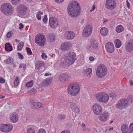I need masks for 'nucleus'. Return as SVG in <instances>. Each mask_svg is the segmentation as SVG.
Wrapping results in <instances>:
<instances>
[{
	"instance_id": "obj_3",
	"label": "nucleus",
	"mask_w": 133,
	"mask_h": 133,
	"mask_svg": "<svg viewBox=\"0 0 133 133\" xmlns=\"http://www.w3.org/2000/svg\"><path fill=\"white\" fill-rule=\"evenodd\" d=\"M107 69L103 64H101L98 67L96 71L97 76L99 78L104 77L107 74Z\"/></svg>"
},
{
	"instance_id": "obj_26",
	"label": "nucleus",
	"mask_w": 133,
	"mask_h": 133,
	"mask_svg": "<svg viewBox=\"0 0 133 133\" xmlns=\"http://www.w3.org/2000/svg\"><path fill=\"white\" fill-rule=\"evenodd\" d=\"M44 63L42 61H39L36 63L35 68L38 70H40L41 67L44 66Z\"/></svg>"
},
{
	"instance_id": "obj_10",
	"label": "nucleus",
	"mask_w": 133,
	"mask_h": 133,
	"mask_svg": "<svg viewBox=\"0 0 133 133\" xmlns=\"http://www.w3.org/2000/svg\"><path fill=\"white\" fill-rule=\"evenodd\" d=\"M92 31V27L90 25H87L84 28L82 33L84 37H88L91 34Z\"/></svg>"
},
{
	"instance_id": "obj_44",
	"label": "nucleus",
	"mask_w": 133,
	"mask_h": 133,
	"mask_svg": "<svg viewBox=\"0 0 133 133\" xmlns=\"http://www.w3.org/2000/svg\"><path fill=\"white\" fill-rule=\"evenodd\" d=\"M20 0H12V2L13 5H15L20 3Z\"/></svg>"
},
{
	"instance_id": "obj_46",
	"label": "nucleus",
	"mask_w": 133,
	"mask_h": 133,
	"mask_svg": "<svg viewBox=\"0 0 133 133\" xmlns=\"http://www.w3.org/2000/svg\"><path fill=\"white\" fill-rule=\"evenodd\" d=\"M13 32L11 31L9 32L6 35V37L8 38H10L11 37L12 35Z\"/></svg>"
},
{
	"instance_id": "obj_34",
	"label": "nucleus",
	"mask_w": 133,
	"mask_h": 133,
	"mask_svg": "<svg viewBox=\"0 0 133 133\" xmlns=\"http://www.w3.org/2000/svg\"><path fill=\"white\" fill-rule=\"evenodd\" d=\"M52 81L51 78H47L46 79L44 82V85L45 86H48L51 83Z\"/></svg>"
},
{
	"instance_id": "obj_22",
	"label": "nucleus",
	"mask_w": 133,
	"mask_h": 133,
	"mask_svg": "<svg viewBox=\"0 0 133 133\" xmlns=\"http://www.w3.org/2000/svg\"><path fill=\"white\" fill-rule=\"evenodd\" d=\"M32 105V106L33 109H38L40 108L42 106V104L38 102L35 103V102L31 103Z\"/></svg>"
},
{
	"instance_id": "obj_5",
	"label": "nucleus",
	"mask_w": 133,
	"mask_h": 133,
	"mask_svg": "<svg viewBox=\"0 0 133 133\" xmlns=\"http://www.w3.org/2000/svg\"><path fill=\"white\" fill-rule=\"evenodd\" d=\"M96 98L99 102L106 103L108 102L109 98L108 95L105 92H101L97 93L96 95Z\"/></svg>"
},
{
	"instance_id": "obj_39",
	"label": "nucleus",
	"mask_w": 133,
	"mask_h": 133,
	"mask_svg": "<svg viewBox=\"0 0 133 133\" xmlns=\"http://www.w3.org/2000/svg\"><path fill=\"white\" fill-rule=\"evenodd\" d=\"M110 97H112V98H114L116 97L117 95V93L115 92H111L110 94Z\"/></svg>"
},
{
	"instance_id": "obj_19",
	"label": "nucleus",
	"mask_w": 133,
	"mask_h": 133,
	"mask_svg": "<svg viewBox=\"0 0 133 133\" xmlns=\"http://www.w3.org/2000/svg\"><path fill=\"white\" fill-rule=\"evenodd\" d=\"M107 51L109 52L112 53L114 51V47L113 44L111 42L107 43L105 45Z\"/></svg>"
},
{
	"instance_id": "obj_24",
	"label": "nucleus",
	"mask_w": 133,
	"mask_h": 133,
	"mask_svg": "<svg viewBox=\"0 0 133 133\" xmlns=\"http://www.w3.org/2000/svg\"><path fill=\"white\" fill-rule=\"evenodd\" d=\"M101 34L103 36H105L108 34V29L105 27L102 28L100 30Z\"/></svg>"
},
{
	"instance_id": "obj_32",
	"label": "nucleus",
	"mask_w": 133,
	"mask_h": 133,
	"mask_svg": "<svg viewBox=\"0 0 133 133\" xmlns=\"http://www.w3.org/2000/svg\"><path fill=\"white\" fill-rule=\"evenodd\" d=\"M123 30V26L121 25H118L116 28V31L118 33L122 32Z\"/></svg>"
},
{
	"instance_id": "obj_27",
	"label": "nucleus",
	"mask_w": 133,
	"mask_h": 133,
	"mask_svg": "<svg viewBox=\"0 0 133 133\" xmlns=\"http://www.w3.org/2000/svg\"><path fill=\"white\" fill-rule=\"evenodd\" d=\"M5 48L7 51H10L12 50V47L11 45L9 43L5 44Z\"/></svg>"
},
{
	"instance_id": "obj_62",
	"label": "nucleus",
	"mask_w": 133,
	"mask_h": 133,
	"mask_svg": "<svg viewBox=\"0 0 133 133\" xmlns=\"http://www.w3.org/2000/svg\"><path fill=\"white\" fill-rule=\"evenodd\" d=\"M37 14H38L40 15H42L43 14V12H41L40 11H38V12L37 13Z\"/></svg>"
},
{
	"instance_id": "obj_31",
	"label": "nucleus",
	"mask_w": 133,
	"mask_h": 133,
	"mask_svg": "<svg viewBox=\"0 0 133 133\" xmlns=\"http://www.w3.org/2000/svg\"><path fill=\"white\" fill-rule=\"evenodd\" d=\"M4 63L6 64H12L13 63V59L12 58H9L6 60L4 61Z\"/></svg>"
},
{
	"instance_id": "obj_21",
	"label": "nucleus",
	"mask_w": 133,
	"mask_h": 133,
	"mask_svg": "<svg viewBox=\"0 0 133 133\" xmlns=\"http://www.w3.org/2000/svg\"><path fill=\"white\" fill-rule=\"evenodd\" d=\"M108 118V112H104L100 115L99 116V119L102 121H105Z\"/></svg>"
},
{
	"instance_id": "obj_40",
	"label": "nucleus",
	"mask_w": 133,
	"mask_h": 133,
	"mask_svg": "<svg viewBox=\"0 0 133 133\" xmlns=\"http://www.w3.org/2000/svg\"><path fill=\"white\" fill-rule=\"evenodd\" d=\"M19 83V78L18 77H17L14 80V85L15 86H17L18 85Z\"/></svg>"
},
{
	"instance_id": "obj_17",
	"label": "nucleus",
	"mask_w": 133,
	"mask_h": 133,
	"mask_svg": "<svg viewBox=\"0 0 133 133\" xmlns=\"http://www.w3.org/2000/svg\"><path fill=\"white\" fill-rule=\"evenodd\" d=\"M10 120L11 122L14 123L17 122L18 120V115L15 112L10 113Z\"/></svg>"
},
{
	"instance_id": "obj_36",
	"label": "nucleus",
	"mask_w": 133,
	"mask_h": 133,
	"mask_svg": "<svg viewBox=\"0 0 133 133\" xmlns=\"http://www.w3.org/2000/svg\"><path fill=\"white\" fill-rule=\"evenodd\" d=\"M85 72L87 76L90 77L91 75L92 69L90 68L87 69L85 70Z\"/></svg>"
},
{
	"instance_id": "obj_64",
	"label": "nucleus",
	"mask_w": 133,
	"mask_h": 133,
	"mask_svg": "<svg viewBox=\"0 0 133 133\" xmlns=\"http://www.w3.org/2000/svg\"><path fill=\"white\" fill-rule=\"evenodd\" d=\"M28 3H31L33 1V0H26Z\"/></svg>"
},
{
	"instance_id": "obj_53",
	"label": "nucleus",
	"mask_w": 133,
	"mask_h": 133,
	"mask_svg": "<svg viewBox=\"0 0 133 133\" xmlns=\"http://www.w3.org/2000/svg\"><path fill=\"white\" fill-rule=\"evenodd\" d=\"M5 82V80L2 77H0V83H3Z\"/></svg>"
},
{
	"instance_id": "obj_33",
	"label": "nucleus",
	"mask_w": 133,
	"mask_h": 133,
	"mask_svg": "<svg viewBox=\"0 0 133 133\" xmlns=\"http://www.w3.org/2000/svg\"><path fill=\"white\" fill-rule=\"evenodd\" d=\"M24 43L23 41L21 42L17 46V50L18 51H20L22 50L23 48L24 45Z\"/></svg>"
},
{
	"instance_id": "obj_54",
	"label": "nucleus",
	"mask_w": 133,
	"mask_h": 133,
	"mask_svg": "<svg viewBox=\"0 0 133 133\" xmlns=\"http://www.w3.org/2000/svg\"><path fill=\"white\" fill-rule=\"evenodd\" d=\"M36 17L37 19L38 20H40L41 19V17L40 15H39L37 13L36 15Z\"/></svg>"
},
{
	"instance_id": "obj_56",
	"label": "nucleus",
	"mask_w": 133,
	"mask_h": 133,
	"mask_svg": "<svg viewBox=\"0 0 133 133\" xmlns=\"http://www.w3.org/2000/svg\"><path fill=\"white\" fill-rule=\"evenodd\" d=\"M66 126L68 128H71L72 126V124L70 123H68L66 124Z\"/></svg>"
},
{
	"instance_id": "obj_41",
	"label": "nucleus",
	"mask_w": 133,
	"mask_h": 133,
	"mask_svg": "<svg viewBox=\"0 0 133 133\" xmlns=\"http://www.w3.org/2000/svg\"><path fill=\"white\" fill-rule=\"evenodd\" d=\"M26 65L23 63H21L19 65V67L20 68H21L23 67V69L25 70L26 69Z\"/></svg>"
},
{
	"instance_id": "obj_25",
	"label": "nucleus",
	"mask_w": 133,
	"mask_h": 133,
	"mask_svg": "<svg viewBox=\"0 0 133 133\" xmlns=\"http://www.w3.org/2000/svg\"><path fill=\"white\" fill-rule=\"evenodd\" d=\"M59 78H62L65 81H67L70 80V77L66 74H64L59 76Z\"/></svg>"
},
{
	"instance_id": "obj_9",
	"label": "nucleus",
	"mask_w": 133,
	"mask_h": 133,
	"mask_svg": "<svg viewBox=\"0 0 133 133\" xmlns=\"http://www.w3.org/2000/svg\"><path fill=\"white\" fill-rule=\"evenodd\" d=\"M28 8L25 5L23 4L19 5L17 8V12L20 15H24L26 13Z\"/></svg>"
},
{
	"instance_id": "obj_59",
	"label": "nucleus",
	"mask_w": 133,
	"mask_h": 133,
	"mask_svg": "<svg viewBox=\"0 0 133 133\" xmlns=\"http://www.w3.org/2000/svg\"><path fill=\"white\" fill-rule=\"evenodd\" d=\"M95 9V6L94 5H93L92 6V9L90 10V11L91 12H92V11H94Z\"/></svg>"
},
{
	"instance_id": "obj_12",
	"label": "nucleus",
	"mask_w": 133,
	"mask_h": 133,
	"mask_svg": "<svg viewBox=\"0 0 133 133\" xmlns=\"http://www.w3.org/2000/svg\"><path fill=\"white\" fill-rule=\"evenodd\" d=\"M12 128V126L10 124H1L0 125V130L5 132L10 131Z\"/></svg>"
},
{
	"instance_id": "obj_60",
	"label": "nucleus",
	"mask_w": 133,
	"mask_h": 133,
	"mask_svg": "<svg viewBox=\"0 0 133 133\" xmlns=\"http://www.w3.org/2000/svg\"><path fill=\"white\" fill-rule=\"evenodd\" d=\"M129 83L130 85H133V80H130L129 81Z\"/></svg>"
},
{
	"instance_id": "obj_55",
	"label": "nucleus",
	"mask_w": 133,
	"mask_h": 133,
	"mask_svg": "<svg viewBox=\"0 0 133 133\" xmlns=\"http://www.w3.org/2000/svg\"><path fill=\"white\" fill-rule=\"evenodd\" d=\"M61 133H70V132L69 130H67L62 132Z\"/></svg>"
},
{
	"instance_id": "obj_8",
	"label": "nucleus",
	"mask_w": 133,
	"mask_h": 133,
	"mask_svg": "<svg viewBox=\"0 0 133 133\" xmlns=\"http://www.w3.org/2000/svg\"><path fill=\"white\" fill-rule=\"evenodd\" d=\"M80 89L79 84L77 83H73L69 85L68 88V91H79Z\"/></svg>"
},
{
	"instance_id": "obj_15",
	"label": "nucleus",
	"mask_w": 133,
	"mask_h": 133,
	"mask_svg": "<svg viewBox=\"0 0 133 133\" xmlns=\"http://www.w3.org/2000/svg\"><path fill=\"white\" fill-rule=\"evenodd\" d=\"M49 23L51 28H55L57 26L58 22L55 18L51 17L49 19Z\"/></svg>"
},
{
	"instance_id": "obj_30",
	"label": "nucleus",
	"mask_w": 133,
	"mask_h": 133,
	"mask_svg": "<svg viewBox=\"0 0 133 133\" xmlns=\"http://www.w3.org/2000/svg\"><path fill=\"white\" fill-rule=\"evenodd\" d=\"M49 42H53L55 41V35L53 33L50 34L49 35Z\"/></svg>"
},
{
	"instance_id": "obj_14",
	"label": "nucleus",
	"mask_w": 133,
	"mask_h": 133,
	"mask_svg": "<svg viewBox=\"0 0 133 133\" xmlns=\"http://www.w3.org/2000/svg\"><path fill=\"white\" fill-rule=\"evenodd\" d=\"M93 110L95 114L99 115L102 112V107L99 104H95L93 105Z\"/></svg>"
},
{
	"instance_id": "obj_49",
	"label": "nucleus",
	"mask_w": 133,
	"mask_h": 133,
	"mask_svg": "<svg viewBox=\"0 0 133 133\" xmlns=\"http://www.w3.org/2000/svg\"><path fill=\"white\" fill-rule=\"evenodd\" d=\"M43 20L44 23H47L48 18L46 15H45L44 18L43 19Z\"/></svg>"
},
{
	"instance_id": "obj_4",
	"label": "nucleus",
	"mask_w": 133,
	"mask_h": 133,
	"mask_svg": "<svg viewBox=\"0 0 133 133\" xmlns=\"http://www.w3.org/2000/svg\"><path fill=\"white\" fill-rule=\"evenodd\" d=\"M76 55L72 52H69L66 55L64 62L69 64H73L76 59Z\"/></svg>"
},
{
	"instance_id": "obj_52",
	"label": "nucleus",
	"mask_w": 133,
	"mask_h": 133,
	"mask_svg": "<svg viewBox=\"0 0 133 133\" xmlns=\"http://www.w3.org/2000/svg\"><path fill=\"white\" fill-rule=\"evenodd\" d=\"M65 0H54L55 2L58 3H61L63 2Z\"/></svg>"
},
{
	"instance_id": "obj_1",
	"label": "nucleus",
	"mask_w": 133,
	"mask_h": 133,
	"mask_svg": "<svg viewBox=\"0 0 133 133\" xmlns=\"http://www.w3.org/2000/svg\"><path fill=\"white\" fill-rule=\"evenodd\" d=\"M81 8L79 4L76 1H72L69 4L67 11L69 15L72 17H76L79 14Z\"/></svg>"
},
{
	"instance_id": "obj_51",
	"label": "nucleus",
	"mask_w": 133,
	"mask_h": 133,
	"mask_svg": "<svg viewBox=\"0 0 133 133\" xmlns=\"http://www.w3.org/2000/svg\"><path fill=\"white\" fill-rule=\"evenodd\" d=\"M42 57L43 59H45V58H47L48 56L46 55L45 53H42Z\"/></svg>"
},
{
	"instance_id": "obj_20",
	"label": "nucleus",
	"mask_w": 133,
	"mask_h": 133,
	"mask_svg": "<svg viewBox=\"0 0 133 133\" xmlns=\"http://www.w3.org/2000/svg\"><path fill=\"white\" fill-rule=\"evenodd\" d=\"M68 105L69 107L71 108L72 111L76 112H79V109L77 107L75 103L73 102L69 103H68Z\"/></svg>"
},
{
	"instance_id": "obj_2",
	"label": "nucleus",
	"mask_w": 133,
	"mask_h": 133,
	"mask_svg": "<svg viewBox=\"0 0 133 133\" xmlns=\"http://www.w3.org/2000/svg\"><path fill=\"white\" fill-rule=\"evenodd\" d=\"M14 8L9 3H4L2 6L1 10L2 13L7 16L12 14L13 12Z\"/></svg>"
},
{
	"instance_id": "obj_11",
	"label": "nucleus",
	"mask_w": 133,
	"mask_h": 133,
	"mask_svg": "<svg viewBox=\"0 0 133 133\" xmlns=\"http://www.w3.org/2000/svg\"><path fill=\"white\" fill-rule=\"evenodd\" d=\"M126 51L129 52H131L133 51V40L130 39L125 43Z\"/></svg>"
},
{
	"instance_id": "obj_50",
	"label": "nucleus",
	"mask_w": 133,
	"mask_h": 133,
	"mask_svg": "<svg viewBox=\"0 0 133 133\" xmlns=\"http://www.w3.org/2000/svg\"><path fill=\"white\" fill-rule=\"evenodd\" d=\"M17 54H18V55L19 57V58L21 60H22L24 59V56H23V55L21 53H19V52H18L17 53Z\"/></svg>"
},
{
	"instance_id": "obj_35",
	"label": "nucleus",
	"mask_w": 133,
	"mask_h": 133,
	"mask_svg": "<svg viewBox=\"0 0 133 133\" xmlns=\"http://www.w3.org/2000/svg\"><path fill=\"white\" fill-rule=\"evenodd\" d=\"M66 116L63 114H59L57 116L58 119L60 121H63L66 118Z\"/></svg>"
},
{
	"instance_id": "obj_6",
	"label": "nucleus",
	"mask_w": 133,
	"mask_h": 133,
	"mask_svg": "<svg viewBox=\"0 0 133 133\" xmlns=\"http://www.w3.org/2000/svg\"><path fill=\"white\" fill-rule=\"evenodd\" d=\"M46 39L44 36L42 35H37L35 37V42L39 46H43L46 43Z\"/></svg>"
},
{
	"instance_id": "obj_57",
	"label": "nucleus",
	"mask_w": 133,
	"mask_h": 133,
	"mask_svg": "<svg viewBox=\"0 0 133 133\" xmlns=\"http://www.w3.org/2000/svg\"><path fill=\"white\" fill-rule=\"evenodd\" d=\"M19 29H22L23 28L24 26L22 23H21L19 24Z\"/></svg>"
},
{
	"instance_id": "obj_63",
	"label": "nucleus",
	"mask_w": 133,
	"mask_h": 133,
	"mask_svg": "<svg viewBox=\"0 0 133 133\" xmlns=\"http://www.w3.org/2000/svg\"><path fill=\"white\" fill-rule=\"evenodd\" d=\"M130 3H128L127 4V6L128 8H129L130 6Z\"/></svg>"
},
{
	"instance_id": "obj_45",
	"label": "nucleus",
	"mask_w": 133,
	"mask_h": 133,
	"mask_svg": "<svg viewBox=\"0 0 133 133\" xmlns=\"http://www.w3.org/2000/svg\"><path fill=\"white\" fill-rule=\"evenodd\" d=\"M27 133H35V131L32 129L29 128L28 129Z\"/></svg>"
},
{
	"instance_id": "obj_23",
	"label": "nucleus",
	"mask_w": 133,
	"mask_h": 133,
	"mask_svg": "<svg viewBox=\"0 0 133 133\" xmlns=\"http://www.w3.org/2000/svg\"><path fill=\"white\" fill-rule=\"evenodd\" d=\"M128 125L126 124H123L121 126V129L123 133H128Z\"/></svg>"
},
{
	"instance_id": "obj_18",
	"label": "nucleus",
	"mask_w": 133,
	"mask_h": 133,
	"mask_svg": "<svg viewBox=\"0 0 133 133\" xmlns=\"http://www.w3.org/2000/svg\"><path fill=\"white\" fill-rule=\"evenodd\" d=\"M71 46V44L70 42H66L61 45V49L64 51H68Z\"/></svg>"
},
{
	"instance_id": "obj_13",
	"label": "nucleus",
	"mask_w": 133,
	"mask_h": 133,
	"mask_svg": "<svg viewBox=\"0 0 133 133\" xmlns=\"http://www.w3.org/2000/svg\"><path fill=\"white\" fill-rule=\"evenodd\" d=\"M105 6L106 8L109 10L114 9L116 6V2L115 0H107Z\"/></svg>"
},
{
	"instance_id": "obj_16",
	"label": "nucleus",
	"mask_w": 133,
	"mask_h": 133,
	"mask_svg": "<svg viewBox=\"0 0 133 133\" xmlns=\"http://www.w3.org/2000/svg\"><path fill=\"white\" fill-rule=\"evenodd\" d=\"M75 35L74 32L72 31H67L64 34L65 39L68 40L72 39L75 37Z\"/></svg>"
},
{
	"instance_id": "obj_43",
	"label": "nucleus",
	"mask_w": 133,
	"mask_h": 133,
	"mask_svg": "<svg viewBox=\"0 0 133 133\" xmlns=\"http://www.w3.org/2000/svg\"><path fill=\"white\" fill-rule=\"evenodd\" d=\"M78 92H68V94L70 95L74 96L77 95Z\"/></svg>"
},
{
	"instance_id": "obj_58",
	"label": "nucleus",
	"mask_w": 133,
	"mask_h": 133,
	"mask_svg": "<svg viewBox=\"0 0 133 133\" xmlns=\"http://www.w3.org/2000/svg\"><path fill=\"white\" fill-rule=\"evenodd\" d=\"M89 59L90 61H93L94 59V57L92 56H90L89 57Z\"/></svg>"
},
{
	"instance_id": "obj_7",
	"label": "nucleus",
	"mask_w": 133,
	"mask_h": 133,
	"mask_svg": "<svg viewBox=\"0 0 133 133\" xmlns=\"http://www.w3.org/2000/svg\"><path fill=\"white\" fill-rule=\"evenodd\" d=\"M128 106V100L126 99H122L118 101L116 104V108L118 109L122 110Z\"/></svg>"
},
{
	"instance_id": "obj_38",
	"label": "nucleus",
	"mask_w": 133,
	"mask_h": 133,
	"mask_svg": "<svg viewBox=\"0 0 133 133\" xmlns=\"http://www.w3.org/2000/svg\"><path fill=\"white\" fill-rule=\"evenodd\" d=\"M128 102L133 103V95H129L127 98Z\"/></svg>"
},
{
	"instance_id": "obj_28",
	"label": "nucleus",
	"mask_w": 133,
	"mask_h": 133,
	"mask_svg": "<svg viewBox=\"0 0 133 133\" xmlns=\"http://www.w3.org/2000/svg\"><path fill=\"white\" fill-rule=\"evenodd\" d=\"M91 47L93 49H96L97 47V41L92 39L91 42Z\"/></svg>"
},
{
	"instance_id": "obj_37",
	"label": "nucleus",
	"mask_w": 133,
	"mask_h": 133,
	"mask_svg": "<svg viewBox=\"0 0 133 133\" xmlns=\"http://www.w3.org/2000/svg\"><path fill=\"white\" fill-rule=\"evenodd\" d=\"M34 84V81L33 80H31L30 82H27L25 86L27 88L31 87H32Z\"/></svg>"
},
{
	"instance_id": "obj_47",
	"label": "nucleus",
	"mask_w": 133,
	"mask_h": 133,
	"mask_svg": "<svg viewBox=\"0 0 133 133\" xmlns=\"http://www.w3.org/2000/svg\"><path fill=\"white\" fill-rule=\"evenodd\" d=\"M37 133H46V132L44 129H41L38 130Z\"/></svg>"
},
{
	"instance_id": "obj_61",
	"label": "nucleus",
	"mask_w": 133,
	"mask_h": 133,
	"mask_svg": "<svg viewBox=\"0 0 133 133\" xmlns=\"http://www.w3.org/2000/svg\"><path fill=\"white\" fill-rule=\"evenodd\" d=\"M82 127L83 128V130H84V129L85 128V125L84 123L82 124Z\"/></svg>"
},
{
	"instance_id": "obj_42",
	"label": "nucleus",
	"mask_w": 133,
	"mask_h": 133,
	"mask_svg": "<svg viewBox=\"0 0 133 133\" xmlns=\"http://www.w3.org/2000/svg\"><path fill=\"white\" fill-rule=\"evenodd\" d=\"M26 50L27 54L29 55L32 54V53L30 48L28 47L26 48Z\"/></svg>"
},
{
	"instance_id": "obj_29",
	"label": "nucleus",
	"mask_w": 133,
	"mask_h": 133,
	"mask_svg": "<svg viewBox=\"0 0 133 133\" xmlns=\"http://www.w3.org/2000/svg\"><path fill=\"white\" fill-rule=\"evenodd\" d=\"M114 44L116 47L117 48H119L121 46L122 43L119 39H117L115 40Z\"/></svg>"
},
{
	"instance_id": "obj_48",
	"label": "nucleus",
	"mask_w": 133,
	"mask_h": 133,
	"mask_svg": "<svg viewBox=\"0 0 133 133\" xmlns=\"http://www.w3.org/2000/svg\"><path fill=\"white\" fill-rule=\"evenodd\" d=\"M130 129V132L131 133L133 132V123H132L130 124L129 126Z\"/></svg>"
}]
</instances>
